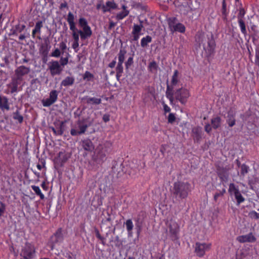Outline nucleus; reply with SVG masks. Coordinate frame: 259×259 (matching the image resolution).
Here are the masks:
<instances>
[{
  "label": "nucleus",
  "instance_id": "8fccbe9b",
  "mask_svg": "<svg viewBox=\"0 0 259 259\" xmlns=\"http://www.w3.org/2000/svg\"><path fill=\"white\" fill-rule=\"evenodd\" d=\"M245 14L246 12L245 10L243 8H240L239 13L237 16L238 20H240V19L243 20Z\"/></svg>",
  "mask_w": 259,
  "mask_h": 259
},
{
  "label": "nucleus",
  "instance_id": "a211bd4d",
  "mask_svg": "<svg viewBox=\"0 0 259 259\" xmlns=\"http://www.w3.org/2000/svg\"><path fill=\"white\" fill-rule=\"evenodd\" d=\"M237 240L240 243L254 242L255 241L256 238L252 233H250L247 235L237 237Z\"/></svg>",
  "mask_w": 259,
  "mask_h": 259
},
{
  "label": "nucleus",
  "instance_id": "bb28decb",
  "mask_svg": "<svg viewBox=\"0 0 259 259\" xmlns=\"http://www.w3.org/2000/svg\"><path fill=\"white\" fill-rule=\"evenodd\" d=\"M218 175L222 182H226L228 180L229 175L224 169L219 171Z\"/></svg>",
  "mask_w": 259,
  "mask_h": 259
},
{
  "label": "nucleus",
  "instance_id": "393cba45",
  "mask_svg": "<svg viewBox=\"0 0 259 259\" xmlns=\"http://www.w3.org/2000/svg\"><path fill=\"white\" fill-rule=\"evenodd\" d=\"M140 24H134L133 27V30L132 33V34H141V32L142 30V29L144 27V26L143 25V21L140 20Z\"/></svg>",
  "mask_w": 259,
  "mask_h": 259
},
{
  "label": "nucleus",
  "instance_id": "5701e85b",
  "mask_svg": "<svg viewBox=\"0 0 259 259\" xmlns=\"http://www.w3.org/2000/svg\"><path fill=\"white\" fill-rule=\"evenodd\" d=\"M74 78L72 76H67L61 82V85L63 87L70 86L74 82Z\"/></svg>",
  "mask_w": 259,
  "mask_h": 259
},
{
  "label": "nucleus",
  "instance_id": "b1692460",
  "mask_svg": "<svg viewBox=\"0 0 259 259\" xmlns=\"http://www.w3.org/2000/svg\"><path fill=\"white\" fill-rule=\"evenodd\" d=\"M227 122L230 127L233 126L236 123L235 115L233 112H229Z\"/></svg>",
  "mask_w": 259,
  "mask_h": 259
},
{
  "label": "nucleus",
  "instance_id": "774afa93",
  "mask_svg": "<svg viewBox=\"0 0 259 259\" xmlns=\"http://www.w3.org/2000/svg\"><path fill=\"white\" fill-rule=\"evenodd\" d=\"M204 128H205V131L207 133H209L211 131V127L209 124H206Z\"/></svg>",
  "mask_w": 259,
  "mask_h": 259
},
{
  "label": "nucleus",
  "instance_id": "9d476101",
  "mask_svg": "<svg viewBox=\"0 0 259 259\" xmlns=\"http://www.w3.org/2000/svg\"><path fill=\"white\" fill-rule=\"evenodd\" d=\"M211 243L196 242L195 244V252L199 257H202L206 251L211 248Z\"/></svg>",
  "mask_w": 259,
  "mask_h": 259
},
{
  "label": "nucleus",
  "instance_id": "c9c22d12",
  "mask_svg": "<svg viewBox=\"0 0 259 259\" xmlns=\"http://www.w3.org/2000/svg\"><path fill=\"white\" fill-rule=\"evenodd\" d=\"M23 80V78H20L15 75L12 78V81L10 83L18 88V85L21 84Z\"/></svg>",
  "mask_w": 259,
  "mask_h": 259
},
{
  "label": "nucleus",
  "instance_id": "a19ab883",
  "mask_svg": "<svg viewBox=\"0 0 259 259\" xmlns=\"http://www.w3.org/2000/svg\"><path fill=\"white\" fill-rule=\"evenodd\" d=\"M126 51L124 49H120L118 54V63H123Z\"/></svg>",
  "mask_w": 259,
  "mask_h": 259
},
{
  "label": "nucleus",
  "instance_id": "412c9836",
  "mask_svg": "<svg viewBox=\"0 0 259 259\" xmlns=\"http://www.w3.org/2000/svg\"><path fill=\"white\" fill-rule=\"evenodd\" d=\"M77 124L78 131L80 135L84 134L89 126V125L85 122V120H78Z\"/></svg>",
  "mask_w": 259,
  "mask_h": 259
},
{
  "label": "nucleus",
  "instance_id": "c03bdc74",
  "mask_svg": "<svg viewBox=\"0 0 259 259\" xmlns=\"http://www.w3.org/2000/svg\"><path fill=\"white\" fill-rule=\"evenodd\" d=\"M40 54L44 56H47L48 54L49 49L48 48V44L46 45H42L39 49Z\"/></svg>",
  "mask_w": 259,
  "mask_h": 259
},
{
  "label": "nucleus",
  "instance_id": "49530a36",
  "mask_svg": "<svg viewBox=\"0 0 259 259\" xmlns=\"http://www.w3.org/2000/svg\"><path fill=\"white\" fill-rule=\"evenodd\" d=\"M83 78L84 79H87L88 81H90L92 78H94V75L90 72L87 71L85 72Z\"/></svg>",
  "mask_w": 259,
  "mask_h": 259
},
{
  "label": "nucleus",
  "instance_id": "72a5a7b5",
  "mask_svg": "<svg viewBox=\"0 0 259 259\" xmlns=\"http://www.w3.org/2000/svg\"><path fill=\"white\" fill-rule=\"evenodd\" d=\"M31 188L35 192V194L39 196L40 199L43 200L45 198V195L42 194L38 186L32 185Z\"/></svg>",
  "mask_w": 259,
  "mask_h": 259
},
{
  "label": "nucleus",
  "instance_id": "13d9d810",
  "mask_svg": "<svg viewBox=\"0 0 259 259\" xmlns=\"http://www.w3.org/2000/svg\"><path fill=\"white\" fill-rule=\"evenodd\" d=\"M157 67L158 66L155 61H152L150 62L148 66V68L150 70H152V69L157 70Z\"/></svg>",
  "mask_w": 259,
  "mask_h": 259
},
{
  "label": "nucleus",
  "instance_id": "6e6552de",
  "mask_svg": "<svg viewBox=\"0 0 259 259\" xmlns=\"http://www.w3.org/2000/svg\"><path fill=\"white\" fill-rule=\"evenodd\" d=\"M167 227L171 240L174 241L178 240L180 232V225L178 223L171 219L168 223Z\"/></svg>",
  "mask_w": 259,
  "mask_h": 259
},
{
  "label": "nucleus",
  "instance_id": "864d4df0",
  "mask_svg": "<svg viewBox=\"0 0 259 259\" xmlns=\"http://www.w3.org/2000/svg\"><path fill=\"white\" fill-rule=\"evenodd\" d=\"M66 41V40H65V41H62L59 45L60 50L62 51V53H64L65 51L67 49Z\"/></svg>",
  "mask_w": 259,
  "mask_h": 259
},
{
  "label": "nucleus",
  "instance_id": "20e7f679",
  "mask_svg": "<svg viewBox=\"0 0 259 259\" xmlns=\"http://www.w3.org/2000/svg\"><path fill=\"white\" fill-rule=\"evenodd\" d=\"M79 26L82 30H79L78 32L80 34V39L84 40L90 37L92 34V30L91 27L88 25V23L86 19L81 17L78 20Z\"/></svg>",
  "mask_w": 259,
  "mask_h": 259
},
{
  "label": "nucleus",
  "instance_id": "6e6d98bb",
  "mask_svg": "<svg viewBox=\"0 0 259 259\" xmlns=\"http://www.w3.org/2000/svg\"><path fill=\"white\" fill-rule=\"evenodd\" d=\"M8 87L10 89V92L11 94H13L14 93L17 92V91H18L17 87H15L12 83H10L9 84H8Z\"/></svg>",
  "mask_w": 259,
  "mask_h": 259
},
{
  "label": "nucleus",
  "instance_id": "f3484780",
  "mask_svg": "<svg viewBox=\"0 0 259 259\" xmlns=\"http://www.w3.org/2000/svg\"><path fill=\"white\" fill-rule=\"evenodd\" d=\"M43 27V22L42 21L39 20L36 22L35 27L32 31V37L33 38L36 37V35L37 34V38L38 39H41V29Z\"/></svg>",
  "mask_w": 259,
  "mask_h": 259
},
{
  "label": "nucleus",
  "instance_id": "7ed1b4c3",
  "mask_svg": "<svg viewBox=\"0 0 259 259\" xmlns=\"http://www.w3.org/2000/svg\"><path fill=\"white\" fill-rule=\"evenodd\" d=\"M191 192V185L187 182L178 181L174 183L172 193L177 199H186Z\"/></svg>",
  "mask_w": 259,
  "mask_h": 259
},
{
  "label": "nucleus",
  "instance_id": "4c0bfd02",
  "mask_svg": "<svg viewBox=\"0 0 259 259\" xmlns=\"http://www.w3.org/2000/svg\"><path fill=\"white\" fill-rule=\"evenodd\" d=\"M13 118L14 120H17L20 123H22L23 121V117L20 114L18 110L13 113Z\"/></svg>",
  "mask_w": 259,
  "mask_h": 259
},
{
  "label": "nucleus",
  "instance_id": "79ce46f5",
  "mask_svg": "<svg viewBox=\"0 0 259 259\" xmlns=\"http://www.w3.org/2000/svg\"><path fill=\"white\" fill-rule=\"evenodd\" d=\"M72 31V36L73 39V41H79V33L78 32V30L76 27L73 30H71Z\"/></svg>",
  "mask_w": 259,
  "mask_h": 259
},
{
  "label": "nucleus",
  "instance_id": "4d7b16f0",
  "mask_svg": "<svg viewBox=\"0 0 259 259\" xmlns=\"http://www.w3.org/2000/svg\"><path fill=\"white\" fill-rule=\"evenodd\" d=\"M168 122L172 123L176 120V117L174 113H170L168 116Z\"/></svg>",
  "mask_w": 259,
  "mask_h": 259
},
{
  "label": "nucleus",
  "instance_id": "69168bd1",
  "mask_svg": "<svg viewBox=\"0 0 259 259\" xmlns=\"http://www.w3.org/2000/svg\"><path fill=\"white\" fill-rule=\"evenodd\" d=\"M70 134L73 136H77L80 135L78 130L74 128H71L70 130Z\"/></svg>",
  "mask_w": 259,
  "mask_h": 259
},
{
  "label": "nucleus",
  "instance_id": "e433bc0d",
  "mask_svg": "<svg viewBox=\"0 0 259 259\" xmlns=\"http://www.w3.org/2000/svg\"><path fill=\"white\" fill-rule=\"evenodd\" d=\"M23 80V78H20L15 75L12 78V81L10 83L18 88V85L21 84Z\"/></svg>",
  "mask_w": 259,
  "mask_h": 259
},
{
  "label": "nucleus",
  "instance_id": "a18cd8bd",
  "mask_svg": "<svg viewBox=\"0 0 259 259\" xmlns=\"http://www.w3.org/2000/svg\"><path fill=\"white\" fill-rule=\"evenodd\" d=\"M95 232L96 237L100 240L101 241L102 244L104 245L105 238L101 235L99 231L97 229H95Z\"/></svg>",
  "mask_w": 259,
  "mask_h": 259
},
{
  "label": "nucleus",
  "instance_id": "1a4fd4ad",
  "mask_svg": "<svg viewBox=\"0 0 259 259\" xmlns=\"http://www.w3.org/2000/svg\"><path fill=\"white\" fill-rule=\"evenodd\" d=\"M229 193L234 195L237 203L239 205L245 201V198L243 197L238 187H236L234 183H230L228 189Z\"/></svg>",
  "mask_w": 259,
  "mask_h": 259
},
{
  "label": "nucleus",
  "instance_id": "ea45409f",
  "mask_svg": "<svg viewBox=\"0 0 259 259\" xmlns=\"http://www.w3.org/2000/svg\"><path fill=\"white\" fill-rule=\"evenodd\" d=\"M122 63H118L116 67V77L118 79V78L121 76L122 73L123 72V66Z\"/></svg>",
  "mask_w": 259,
  "mask_h": 259
},
{
  "label": "nucleus",
  "instance_id": "bf43d9fd",
  "mask_svg": "<svg viewBox=\"0 0 259 259\" xmlns=\"http://www.w3.org/2000/svg\"><path fill=\"white\" fill-rule=\"evenodd\" d=\"M60 63L61 66H64L65 65H67L68 63V57H61L60 60Z\"/></svg>",
  "mask_w": 259,
  "mask_h": 259
},
{
  "label": "nucleus",
  "instance_id": "aec40b11",
  "mask_svg": "<svg viewBox=\"0 0 259 259\" xmlns=\"http://www.w3.org/2000/svg\"><path fill=\"white\" fill-rule=\"evenodd\" d=\"M82 100H85L86 103L90 105H98L100 104L102 102L101 98L91 97L89 96L84 97Z\"/></svg>",
  "mask_w": 259,
  "mask_h": 259
},
{
  "label": "nucleus",
  "instance_id": "0e129e2a",
  "mask_svg": "<svg viewBox=\"0 0 259 259\" xmlns=\"http://www.w3.org/2000/svg\"><path fill=\"white\" fill-rule=\"evenodd\" d=\"M79 47V41H73L72 48L74 50L75 52H77L78 51V48Z\"/></svg>",
  "mask_w": 259,
  "mask_h": 259
},
{
  "label": "nucleus",
  "instance_id": "338daca9",
  "mask_svg": "<svg viewBox=\"0 0 259 259\" xmlns=\"http://www.w3.org/2000/svg\"><path fill=\"white\" fill-rule=\"evenodd\" d=\"M103 120L105 122H107L110 120V115L107 114H105L103 116Z\"/></svg>",
  "mask_w": 259,
  "mask_h": 259
},
{
  "label": "nucleus",
  "instance_id": "052dcab7",
  "mask_svg": "<svg viewBox=\"0 0 259 259\" xmlns=\"http://www.w3.org/2000/svg\"><path fill=\"white\" fill-rule=\"evenodd\" d=\"M61 55L60 51L59 49L57 48L52 53H51V56L53 57H59Z\"/></svg>",
  "mask_w": 259,
  "mask_h": 259
},
{
  "label": "nucleus",
  "instance_id": "4468645a",
  "mask_svg": "<svg viewBox=\"0 0 259 259\" xmlns=\"http://www.w3.org/2000/svg\"><path fill=\"white\" fill-rule=\"evenodd\" d=\"M80 144L84 150L89 152H92L95 149L93 142L89 138L82 140L80 142Z\"/></svg>",
  "mask_w": 259,
  "mask_h": 259
},
{
  "label": "nucleus",
  "instance_id": "f03ea898",
  "mask_svg": "<svg viewBox=\"0 0 259 259\" xmlns=\"http://www.w3.org/2000/svg\"><path fill=\"white\" fill-rule=\"evenodd\" d=\"M195 41L199 47H203L208 56H210L214 53L215 42L213 35L209 37L208 35L206 36L204 32L198 31L195 36Z\"/></svg>",
  "mask_w": 259,
  "mask_h": 259
},
{
  "label": "nucleus",
  "instance_id": "3c124183",
  "mask_svg": "<svg viewBox=\"0 0 259 259\" xmlns=\"http://www.w3.org/2000/svg\"><path fill=\"white\" fill-rule=\"evenodd\" d=\"M249 216L251 219H259V213L254 210H252L249 213Z\"/></svg>",
  "mask_w": 259,
  "mask_h": 259
},
{
  "label": "nucleus",
  "instance_id": "6ab92c4d",
  "mask_svg": "<svg viewBox=\"0 0 259 259\" xmlns=\"http://www.w3.org/2000/svg\"><path fill=\"white\" fill-rule=\"evenodd\" d=\"M10 109V104L8 98L6 96H0V109L4 111L5 110L9 111Z\"/></svg>",
  "mask_w": 259,
  "mask_h": 259
},
{
  "label": "nucleus",
  "instance_id": "e2e57ef3",
  "mask_svg": "<svg viewBox=\"0 0 259 259\" xmlns=\"http://www.w3.org/2000/svg\"><path fill=\"white\" fill-rule=\"evenodd\" d=\"M162 105L163 106V110H164L165 114H166V113L169 112L170 111L171 109H170V107L167 104H166L164 103V102H162Z\"/></svg>",
  "mask_w": 259,
  "mask_h": 259
},
{
  "label": "nucleus",
  "instance_id": "ddd939ff",
  "mask_svg": "<svg viewBox=\"0 0 259 259\" xmlns=\"http://www.w3.org/2000/svg\"><path fill=\"white\" fill-rule=\"evenodd\" d=\"M49 69L52 76L59 75L63 70V68L57 61H53L50 63Z\"/></svg>",
  "mask_w": 259,
  "mask_h": 259
},
{
  "label": "nucleus",
  "instance_id": "58836bf2",
  "mask_svg": "<svg viewBox=\"0 0 259 259\" xmlns=\"http://www.w3.org/2000/svg\"><path fill=\"white\" fill-rule=\"evenodd\" d=\"M127 231L129 234H132L134 225L132 220L128 219L125 223Z\"/></svg>",
  "mask_w": 259,
  "mask_h": 259
},
{
  "label": "nucleus",
  "instance_id": "473e14b6",
  "mask_svg": "<svg viewBox=\"0 0 259 259\" xmlns=\"http://www.w3.org/2000/svg\"><path fill=\"white\" fill-rule=\"evenodd\" d=\"M129 11H121L117 13L115 16L116 19L118 21L121 20L128 15Z\"/></svg>",
  "mask_w": 259,
  "mask_h": 259
},
{
  "label": "nucleus",
  "instance_id": "c756f323",
  "mask_svg": "<svg viewBox=\"0 0 259 259\" xmlns=\"http://www.w3.org/2000/svg\"><path fill=\"white\" fill-rule=\"evenodd\" d=\"M152 37L150 35H147L143 37L141 40V46L142 48H145L147 46L149 43L152 41Z\"/></svg>",
  "mask_w": 259,
  "mask_h": 259
},
{
  "label": "nucleus",
  "instance_id": "de8ad7c7",
  "mask_svg": "<svg viewBox=\"0 0 259 259\" xmlns=\"http://www.w3.org/2000/svg\"><path fill=\"white\" fill-rule=\"evenodd\" d=\"M249 167L245 164H243L241 166V174L242 176H244L245 174H246L248 171Z\"/></svg>",
  "mask_w": 259,
  "mask_h": 259
},
{
  "label": "nucleus",
  "instance_id": "cd10ccee",
  "mask_svg": "<svg viewBox=\"0 0 259 259\" xmlns=\"http://www.w3.org/2000/svg\"><path fill=\"white\" fill-rule=\"evenodd\" d=\"M192 132L194 134V140L198 142L202 138L201 130L198 127H195L193 129Z\"/></svg>",
  "mask_w": 259,
  "mask_h": 259
},
{
  "label": "nucleus",
  "instance_id": "9b49d317",
  "mask_svg": "<svg viewBox=\"0 0 259 259\" xmlns=\"http://www.w3.org/2000/svg\"><path fill=\"white\" fill-rule=\"evenodd\" d=\"M58 94L59 92L56 90L51 91L49 94V98L42 100L43 106L49 107L55 103L58 99Z\"/></svg>",
  "mask_w": 259,
  "mask_h": 259
},
{
  "label": "nucleus",
  "instance_id": "5fc2aeb1",
  "mask_svg": "<svg viewBox=\"0 0 259 259\" xmlns=\"http://www.w3.org/2000/svg\"><path fill=\"white\" fill-rule=\"evenodd\" d=\"M6 204L2 201H0V217L3 215L6 211Z\"/></svg>",
  "mask_w": 259,
  "mask_h": 259
},
{
  "label": "nucleus",
  "instance_id": "c85d7f7f",
  "mask_svg": "<svg viewBox=\"0 0 259 259\" xmlns=\"http://www.w3.org/2000/svg\"><path fill=\"white\" fill-rule=\"evenodd\" d=\"M221 118L219 116H217L211 119V123L212 127L214 129H217L220 126Z\"/></svg>",
  "mask_w": 259,
  "mask_h": 259
},
{
  "label": "nucleus",
  "instance_id": "603ef678",
  "mask_svg": "<svg viewBox=\"0 0 259 259\" xmlns=\"http://www.w3.org/2000/svg\"><path fill=\"white\" fill-rule=\"evenodd\" d=\"M254 62L255 64L259 68V47L255 49Z\"/></svg>",
  "mask_w": 259,
  "mask_h": 259
},
{
  "label": "nucleus",
  "instance_id": "dca6fc26",
  "mask_svg": "<svg viewBox=\"0 0 259 259\" xmlns=\"http://www.w3.org/2000/svg\"><path fill=\"white\" fill-rule=\"evenodd\" d=\"M117 7L118 5L114 1H108L106 2L105 4H103L102 5V12L104 14L107 12H110L112 10H116Z\"/></svg>",
  "mask_w": 259,
  "mask_h": 259
},
{
  "label": "nucleus",
  "instance_id": "a878e982",
  "mask_svg": "<svg viewBox=\"0 0 259 259\" xmlns=\"http://www.w3.org/2000/svg\"><path fill=\"white\" fill-rule=\"evenodd\" d=\"M51 129L56 136H61L64 133L63 122H62L58 127L55 128L52 127Z\"/></svg>",
  "mask_w": 259,
  "mask_h": 259
},
{
  "label": "nucleus",
  "instance_id": "7c9ffc66",
  "mask_svg": "<svg viewBox=\"0 0 259 259\" xmlns=\"http://www.w3.org/2000/svg\"><path fill=\"white\" fill-rule=\"evenodd\" d=\"M178 74L179 71L178 70H175L174 72V74L172 76L171 80V86L170 87H172L176 85L179 82L178 79Z\"/></svg>",
  "mask_w": 259,
  "mask_h": 259
},
{
  "label": "nucleus",
  "instance_id": "2f4dec72",
  "mask_svg": "<svg viewBox=\"0 0 259 259\" xmlns=\"http://www.w3.org/2000/svg\"><path fill=\"white\" fill-rule=\"evenodd\" d=\"M26 26L25 25H20V24H17L16 25L15 27L14 28L13 30L12 33L14 35H17L18 33H20L22 32L24 29L25 28Z\"/></svg>",
  "mask_w": 259,
  "mask_h": 259
},
{
  "label": "nucleus",
  "instance_id": "f257e3e1",
  "mask_svg": "<svg viewBox=\"0 0 259 259\" xmlns=\"http://www.w3.org/2000/svg\"><path fill=\"white\" fill-rule=\"evenodd\" d=\"M166 97L169 100L170 104L172 105L174 99L179 102L182 105H185L190 97L189 91L181 88L174 91L173 88L167 83L165 92Z\"/></svg>",
  "mask_w": 259,
  "mask_h": 259
},
{
  "label": "nucleus",
  "instance_id": "37998d69",
  "mask_svg": "<svg viewBox=\"0 0 259 259\" xmlns=\"http://www.w3.org/2000/svg\"><path fill=\"white\" fill-rule=\"evenodd\" d=\"M58 157L59 160L61 161L62 163H65L68 160V157L66 154L63 152H60L58 154Z\"/></svg>",
  "mask_w": 259,
  "mask_h": 259
},
{
  "label": "nucleus",
  "instance_id": "f704fd0d",
  "mask_svg": "<svg viewBox=\"0 0 259 259\" xmlns=\"http://www.w3.org/2000/svg\"><path fill=\"white\" fill-rule=\"evenodd\" d=\"M238 22L240 28L241 33L245 36L247 34V30L244 21L243 20L240 19V20H238Z\"/></svg>",
  "mask_w": 259,
  "mask_h": 259
},
{
  "label": "nucleus",
  "instance_id": "680f3d73",
  "mask_svg": "<svg viewBox=\"0 0 259 259\" xmlns=\"http://www.w3.org/2000/svg\"><path fill=\"white\" fill-rule=\"evenodd\" d=\"M133 63V58L130 57L128 58L125 62V66L126 68H128Z\"/></svg>",
  "mask_w": 259,
  "mask_h": 259
},
{
  "label": "nucleus",
  "instance_id": "2eb2a0df",
  "mask_svg": "<svg viewBox=\"0 0 259 259\" xmlns=\"http://www.w3.org/2000/svg\"><path fill=\"white\" fill-rule=\"evenodd\" d=\"M30 71V67L21 65L18 67L15 70V75L20 78H23V76L28 74Z\"/></svg>",
  "mask_w": 259,
  "mask_h": 259
},
{
  "label": "nucleus",
  "instance_id": "f8f14e48",
  "mask_svg": "<svg viewBox=\"0 0 259 259\" xmlns=\"http://www.w3.org/2000/svg\"><path fill=\"white\" fill-rule=\"evenodd\" d=\"M64 240L62 228H59L56 232L51 236V250H53L54 245L58 243H61Z\"/></svg>",
  "mask_w": 259,
  "mask_h": 259
},
{
  "label": "nucleus",
  "instance_id": "09e8293b",
  "mask_svg": "<svg viewBox=\"0 0 259 259\" xmlns=\"http://www.w3.org/2000/svg\"><path fill=\"white\" fill-rule=\"evenodd\" d=\"M217 1L218 0H217ZM222 13L223 16H226L227 15V4L226 3V0H222Z\"/></svg>",
  "mask_w": 259,
  "mask_h": 259
},
{
  "label": "nucleus",
  "instance_id": "39448f33",
  "mask_svg": "<svg viewBox=\"0 0 259 259\" xmlns=\"http://www.w3.org/2000/svg\"><path fill=\"white\" fill-rule=\"evenodd\" d=\"M111 145V144L106 142L104 145L100 144L96 148L94 159L95 161L100 163L103 162L106 158L107 153V148L108 145Z\"/></svg>",
  "mask_w": 259,
  "mask_h": 259
},
{
  "label": "nucleus",
  "instance_id": "0eeeda50",
  "mask_svg": "<svg viewBox=\"0 0 259 259\" xmlns=\"http://www.w3.org/2000/svg\"><path fill=\"white\" fill-rule=\"evenodd\" d=\"M177 19L176 17H170L167 19V23L169 31L174 33L175 32L184 33L186 31L185 25L181 23H177Z\"/></svg>",
  "mask_w": 259,
  "mask_h": 259
},
{
  "label": "nucleus",
  "instance_id": "423d86ee",
  "mask_svg": "<svg viewBox=\"0 0 259 259\" xmlns=\"http://www.w3.org/2000/svg\"><path fill=\"white\" fill-rule=\"evenodd\" d=\"M35 248L34 245L28 242H26L22 246L20 253L21 258L20 259H32L35 254Z\"/></svg>",
  "mask_w": 259,
  "mask_h": 259
},
{
  "label": "nucleus",
  "instance_id": "4be33fe9",
  "mask_svg": "<svg viewBox=\"0 0 259 259\" xmlns=\"http://www.w3.org/2000/svg\"><path fill=\"white\" fill-rule=\"evenodd\" d=\"M74 19V15L71 12H69L67 15V21L69 24L70 30H73L76 27Z\"/></svg>",
  "mask_w": 259,
  "mask_h": 259
}]
</instances>
